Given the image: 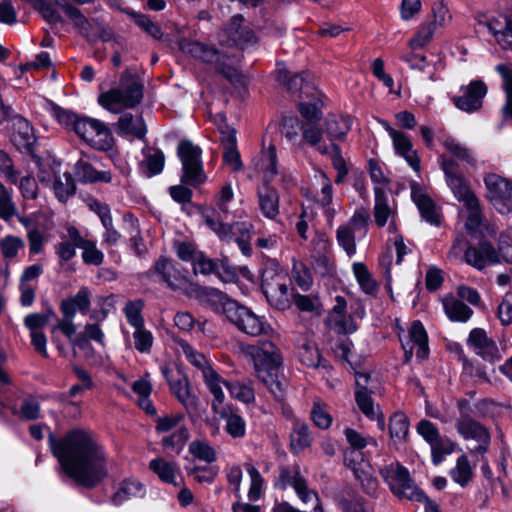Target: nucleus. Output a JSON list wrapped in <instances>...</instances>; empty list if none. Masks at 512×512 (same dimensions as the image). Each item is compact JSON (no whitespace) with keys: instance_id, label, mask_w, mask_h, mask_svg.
I'll list each match as a JSON object with an SVG mask.
<instances>
[{"instance_id":"1","label":"nucleus","mask_w":512,"mask_h":512,"mask_svg":"<svg viewBox=\"0 0 512 512\" xmlns=\"http://www.w3.org/2000/svg\"><path fill=\"white\" fill-rule=\"evenodd\" d=\"M51 450L61 469L78 484L93 487L107 474L103 448L84 430L69 432L64 438H50Z\"/></svg>"},{"instance_id":"2","label":"nucleus","mask_w":512,"mask_h":512,"mask_svg":"<svg viewBox=\"0 0 512 512\" xmlns=\"http://www.w3.org/2000/svg\"><path fill=\"white\" fill-rule=\"evenodd\" d=\"M243 352L252 361L256 377L277 399H281L284 389L278 376L282 355L276 345L271 341H259L245 346Z\"/></svg>"},{"instance_id":"3","label":"nucleus","mask_w":512,"mask_h":512,"mask_svg":"<svg viewBox=\"0 0 512 512\" xmlns=\"http://www.w3.org/2000/svg\"><path fill=\"white\" fill-rule=\"evenodd\" d=\"M143 98V84L130 69H126L119 78V85L102 93L98 103L106 110L118 114L124 109L137 106Z\"/></svg>"},{"instance_id":"4","label":"nucleus","mask_w":512,"mask_h":512,"mask_svg":"<svg viewBox=\"0 0 512 512\" xmlns=\"http://www.w3.org/2000/svg\"><path fill=\"white\" fill-rule=\"evenodd\" d=\"M277 80L288 87L291 91H300L298 103L299 112L308 121H318L322 116V100L320 93L312 86L304 83L303 75L291 76L290 72L283 65H278L276 70Z\"/></svg>"},{"instance_id":"5","label":"nucleus","mask_w":512,"mask_h":512,"mask_svg":"<svg viewBox=\"0 0 512 512\" xmlns=\"http://www.w3.org/2000/svg\"><path fill=\"white\" fill-rule=\"evenodd\" d=\"M261 288L272 307L278 310L290 308V289L285 273L278 262L271 261L266 264L262 272Z\"/></svg>"},{"instance_id":"6","label":"nucleus","mask_w":512,"mask_h":512,"mask_svg":"<svg viewBox=\"0 0 512 512\" xmlns=\"http://www.w3.org/2000/svg\"><path fill=\"white\" fill-rule=\"evenodd\" d=\"M187 51L192 57L212 65L230 81L238 79L239 74L236 69V65L241 59L239 53H234L232 55H228L224 52L220 53L214 48H210L199 42H192L188 44Z\"/></svg>"},{"instance_id":"7","label":"nucleus","mask_w":512,"mask_h":512,"mask_svg":"<svg viewBox=\"0 0 512 512\" xmlns=\"http://www.w3.org/2000/svg\"><path fill=\"white\" fill-rule=\"evenodd\" d=\"M394 495L411 501H422L425 494L414 484L409 471L399 463H390L380 471Z\"/></svg>"},{"instance_id":"8","label":"nucleus","mask_w":512,"mask_h":512,"mask_svg":"<svg viewBox=\"0 0 512 512\" xmlns=\"http://www.w3.org/2000/svg\"><path fill=\"white\" fill-rule=\"evenodd\" d=\"M226 318L243 333L256 337L268 334L270 325L260 316L237 302H228L225 307Z\"/></svg>"},{"instance_id":"9","label":"nucleus","mask_w":512,"mask_h":512,"mask_svg":"<svg viewBox=\"0 0 512 512\" xmlns=\"http://www.w3.org/2000/svg\"><path fill=\"white\" fill-rule=\"evenodd\" d=\"M201 154V149L192 142L181 141L179 143L178 156L182 163L181 182L183 184L196 187L206 181Z\"/></svg>"},{"instance_id":"10","label":"nucleus","mask_w":512,"mask_h":512,"mask_svg":"<svg viewBox=\"0 0 512 512\" xmlns=\"http://www.w3.org/2000/svg\"><path fill=\"white\" fill-rule=\"evenodd\" d=\"M73 131L95 149L107 151L113 147L114 138L110 129L97 119L80 116Z\"/></svg>"},{"instance_id":"11","label":"nucleus","mask_w":512,"mask_h":512,"mask_svg":"<svg viewBox=\"0 0 512 512\" xmlns=\"http://www.w3.org/2000/svg\"><path fill=\"white\" fill-rule=\"evenodd\" d=\"M369 215L364 209H357L350 220L338 227L336 239L338 244L349 255L356 253V237H365L368 231Z\"/></svg>"},{"instance_id":"12","label":"nucleus","mask_w":512,"mask_h":512,"mask_svg":"<svg viewBox=\"0 0 512 512\" xmlns=\"http://www.w3.org/2000/svg\"><path fill=\"white\" fill-rule=\"evenodd\" d=\"M467 405V402L459 403L461 414L455 422L456 430L465 440H475L478 442V446L471 451L472 453L484 454L490 444V433L465 411Z\"/></svg>"},{"instance_id":"13","label":"nucleus","mask_w":512,"mask_h":512,"mask_svg":"<svg viewBox=\"0 0 512 512\" xmlns=\"http://www.w3.org/2000/svg\"><path fill=\"white\" fill-rule=\"evenodd\" d=\"M487 198L493 207L501 214L512 211V181L495 173L484 177Z\"/></svg>"},{"instance_id":"14","label":"nucleus","mask_w":512,"mask_h":512,"mask_svg":"<svg viewBox=\"0 0 512 512\" xmlns=\"http://www.w3.org/2000/svg\"><path fill=\"white\" fill-rule=\"evenodd\" d=\"M440 159L446 183L455 198L459 202H462L464 206L475 205V199L477 197L471 191L467 180L459 172L457 163L446 156H441Z\"/></svg>"},{"instance_id":"15","label":"nucleus","mask_w":512,"mask_h":512,"mask_svg":"<svg viewBox=\"0 0 512 512\" xmlns=\"http://www.w3.org/2000/svg\"><path fill=\"white\" fill-rule=\"evenodd\" d=\"M39 182L54 192L60 202L67 201L76 190L75 182L69 172L61 173L58 166L49 169L41 168L38 173Z\"/></svg>"},{"instance_id":"16","label":"nucleus","mask_w":512,"mask_h":512,"mask_svg":"<svg viewBox=\"0 0 512 512\" xmlns=\"http://www.w3.org/2000/svg\"><path fill=\"white\" fill-rule=\"evenodd\" d=\"M399 339L404 350L405 362H409L415 352L420 360L427 358L429 354L428 336L420 321H414L408 332H399Z\"/></svg>"},{"instance_id":"17","label":"nucleus","mask_w":512,"mask_h":512,"mask_svg":"<svg viewBox=\"0 0 512 512\" xmlns=\"http://www.w3.org/2000/svg\"><path fill=\"white\" fill-rule=\"evenodd\" d=\"M146 276L153 280L166 283L170 288L176 290L185 287L187 278L176 263L167 257H160L155 264L146 272Z\"/></svg>"},{"instance_id":"18","label":"nucleus","mask_w":512,"mask_h":512,"mask_svg":"<svg viewBox=\"0 0 512 512\" xmlns=\"http://www.w3.org/2000/svg\"><path fill=\"white\" fill-rule=\"evenodd\" d=\"M278 485L281 489H286L288 486L292 487L303 503H311L314 505L315 511L320 509L317 493L309 489L297 466L282 468Z\"/></svg>"},{"instance_id":"19","label":"nucleus","mask_w":512,"mask_h":512,"mask_svg":"<svg viewBox=\"0 0 512 512\" xmlns=\"http://www.w3.org/2000/svg\"><path fill=\"white\" fill-rule=\"evenodd\" d=\"M344 462L352 470L364 491L368 494H374L378 488V481L375 477L374 469L369 461L363 457V454L359 452H345Z\"/></svg>"},{"instance_id":"20","label":"nucleus","mask_w":512,"mask_h":512,"mask_svg":"<svg viewBox=\"0 0 512 512\" xmlns=\"http://www.w3.org/2000/svg\"><path fill=\"white\" fill-rule=\"evenodd\" d=\"M207 226L219 237L220 240L231 242L236 238L250 239L253 225L248 221L235 222L232 225H226L215 217V212H205L203 214Z\"/></svg>"},{"instance_id":"21","label":"nucleus","mask_w":512,"mask_h":512,"mask_svg":"<svg viewBox=\"0 0 512 512\" xmlns=\"http://www.w3.org/2000/svg\"><path fill=\"white\" fill-rule=\"evenodd\" d=\"M315 199L322 207L324 216L329 223H332L341 206L333 200L332 183L323 171H316L314 174Z\"/></svg>"},{"instance_id":"22","label":"nucleus","mask_w":512,"mask_h":512,"mask_svg":"<svg viewBox=\"0 0 512 512\" xmlns=\"http://www.w3.org/2000/svg\"><path fill=\"white\" fill-rule=\"evenodd\" d=\"M462 95L453 98L455 106L467 113H472L482 107V101L487 94V86L480 80L470 82L461 87Z\"/></svg>"},{"instance_id":"23","label":"nucleus","mask_w":512,"mask_h":512,"mask_svg":"<svg viewBox=\"0 0 512 512\" xmlns=\"http://www.w3.org/2000/svg\"><path fill=\"white\" fill-rule=\"evenodd\" d=\"M467 344L475 354L485 361L493 363L501 358L496 343L481 328H475L470 332Z\"/></svg>"},{"instance_id":"24","label":"nucleus","mask_w":512,"mask_h":512,"mask_svg":"<svg viewBox=\"0 0 512 512\" xmlns=\"http://www.w3.org/2000/svg\"><path fill=\"white\" fill-rule=\"evenodd\" d=\"M243 17L235 15L224 30L226 42L228 45H236L240 49H246L257 42V38L253 31L242 26Z\"/></svg>"},{"instance_id":"25","label":"nucleus","mask_w":512,"mask_h":512,"mask_svg":"<svg viewBox=\"0 0 512 512\" xmlns=\"http://www.w3.org/2000/svg\"><path fill=\"white\" fill-rule=\"evenodd\" d=\"M478 24L485 26L504 49L512 47V17L509 19L503 16L488 18L483 15L479 17Z\"/></svg>"},{"instance_id":"26","label":"nucleus","mask_w":512,"mask_h":512,"mask_svg":"<svg viewBox=\"0 0 512 512\" xmlns=\"http://www.w3.org/2000/svg\"><path fill=\"white\" fill-rule=\"evenodd\" d=\"M373 215L378 227H384L388 224V231L390 233H395L397 231L396 210L393 206L389 205L380 187H375Z\"/></svg>"},{"instance_id":"27","label":"nucleus","mask_w":512,"mask_h":512,"mask_svg":"<svg viewBox=\"0 0 512 512\" xmlns=\"http://www.w3.org/2000/svg\"><path fill=\"white\" fill-rule=\"evenodd\" d=\"M465 262L478 270H482L487 264L499 261L498 253L492 244L482 242L478 247H468L465 251Z\"/></svg>"},{"instance_id":"28","label":"nucleus","mask_w":512,"mask_h":512,"mask_svg":"<svg viewBox=\"0 0 512 512\" xmlns=\"http://www.w3.org/2000/svg\"><path fill=\"white\" fill-rule=\"evenodd\" d=\"M411 197L425 221L432 225H440L441 215L439 209L425 191L413 185Z\"/></svg>"},{"instance_id":"29","label":"nucleus","mask_w":512,"mask_h":512,"mask_svg":"<svg viewBox=\"0 0 512 512\" xmlns=\"http://www.w3.org/2000/svg\"><path fill=\"white\" fill-rule=\"evenodd\" d=\"M202 379L206 388L213 396L211 403L212 410L219 411L220 408L225 405V394L222 387H226V384L229 382L224 380L214 368L206 370V372L202 374Z\"/></svg>"},{"instance_id":"30","label":"nucleus","mask_w":512,"mask_h":512,"mask_svg":"<svg viewBox=\"0 0 512 512\" xmlns=\"http://www.w3.org/2000/svg\"><path fill=\"white\" fill-rule=\"evenodd\" d=\"M255 170L262 176L263 181L268 184L278 174L276 148L270 144L267 150L254 161Z\"/></svg>"},{"instance_id":"31","label":"nucleus","mask_w":512,"mask_h":512,"mask_svg":"<svg viewBox=\"0 0 512 512\" xmlns=\"http://www.w3.org/2000/svg\"><path fill=\"white\" fill-rule=\"evenodd\" d=\"M225 421L224 430L233 438H242L246 432V423L244 419L232 411L228 406H222L219 411H213Z\"/></svg>"},{"instance_id":"32","label":"nucleus","mask_w":512,"mask_h":512,"mask_svg":"<svg viewBox=\"0 0 512 512\" xmlns=\"http://www.w3.org/2000/svg\"><path fill=\"white\" fill-rule=\"evenodd\" d=\"M13 141L20 149L30 150L36 143L32 125L22 117H16L13 123Z\"/></svg>"},{"instance_id":"33","label":"nucleus","mask_w":512,"mask_h":512,"mask_svg":"<svg viewBox=\"0 0 512 512\" xmlns=\"http://www.w3.org/2000/svg\"><path fill=\"white\" fill-rule=\"evenodd\" d=\"M142 154L143 160L140 163V167L147 177H152L162 172L165 157L161 150L153 147H145L142 150Z\"/></svg>"},{"instance_id":"34","label":"nucleus","mask_w":512,"mask_h":512,"mask_svg":"<svg viewBox=\"0 0 512 512\" xmlns=\"http://www.w3.org/2000/svg\"><path fill=\"white\" fill-rule=\"evenodd\" d=\"M118 133L124 136H133L143 139L146 135L147 128L143 118L139 115L130 113L123 114L118 120Z\"/></svg>"},{"instance_id":"35","label":"nucleus","mask_w":512,"mask_h":512,"mask_svg":"<svg viewBox=\"0 0 512 512\" xmlns=\"http://www.w3.org/2000/svg\"><path fill=\"white\" fill-rule=\"evenodd\" d=\"M391 139L396 153L402 156L412 169L419 171L420 161L416 151L412 149V143L409 137L398 131L391 137Z\"/></svg>"},{"instance_id":"36","label":"nucleus","mask_w":512,"mask_h":512,"mask_svg":"<svg viewBox=\"0 0 512 512\" xmlns=\"http://www.w3.org/2000/svg\"><path fill=\"white\" fill-rule=\"evenodd\" d=\"M442 305L446 316L455 322H467L473 310L453 295H447L442 299Z\"/></svg>"},{"instance_id":"37","label":"nucleus","mask_w":512,"mask_h":512,"mask_svg":"<svg viewBox=\"0 0 512 512\" xmlns=\"http://www.w3.org/2000/svg\"><path fill=\"white\" fill-rule=\"evenodd\" d=\"M145 487L141 482L135 479L124 480L118 490L112 496V502L115 505H121L131 498H141L145 495Z\"/></svg>"},{"instance_id":"38","label":"nucleus","mask_w":512,"mask_h":512,"mask_svg":"<svg viewBox=\"0 0 512 512\" xmlns=\"http://www.w3.org/2000/svg\"><path fill=\"white\" fill-rule=\"evenodd\" d=\"M77 327L73 323V319H64L62 318L56 325L52 327V342L56 344L59 351H63V346L61 345L58 337L55 335L57 331L63 333L71 342L72 345H77L80 348H84L88 345V342L83 339L75 338L74 335L76 333Z\"/></svg>"},{"instance_id":"39","label":"nucleus","mask_w":512,"mask_h":512,"mask_svg":"<svg viewBox=\"0 0 512 512\" xmlns=\"http://www.w3.org/2000/svg\"><path fill=\"white\" fill-rule=\"evenodd\" d=\"M409 419L403 412H395L389 419V434L393 444L406 441L409 433Z\"/></svg>"},{"instance_id":"40","label":"nucleus","mask_w":512,"mask_h":512,"mask_svg":"<svg viewBox=\"0 0 512 512\" xmlns=\"http://www.w3.org/2000/svg\"><path fill=\"white\" fill-rule=\"evenodd\" d=\"M352 118L348 115H330L325 120L326 133L331 139H343L351 130Z\"/></svg>"},{"instance_id":"41","label":"nucleus","mask_w":512,"mask_h":512,"mask_svg":"<svg viewBox=\"0 0 512 512\" xmlns=\"http://www.w3.org/2000/svg\"><path fill=\"white\" fill-rule=\"evenodd\" d=\"M259 207L263 215L269 219H274L279 214V196L278 193L264 187L258 192Z\"/></svg>"},{"instance_id":"42","label":"nucleus","mask_w":512,"mask_h":512,"mask_svg":"<svg viewBox=\"0 0 512 512\" xmlns=\"http://www.w3.org/2000/svg\"><path fill=\"white\" fill-rule=\"evenodd\" d=\"M312 443L309 427L304 422L295 421L290 434V446L295 453H300Z\"/></svg>"},{"instance_id":"43","label":"nucleus","mask_w":512,"mask_h":512,"mask_svg":"<svg viewBox=\"0 0 512 512\" xmlns=\"http://www.w3.org/2000/svg\"><path fill=\"white\" fill-rule=\"evenodd\" d=\"M170 390L173 395L186 407L195 404V397L191 394L187 379L177 374L176 378H168Z\"/></svg>"},{"instance_id":"44","label":"nucleus","mask_w":512,"mask_h":512,"mask_svg":"<svg viewBox=\"0 0 512 512\" xmlns=\"http://www.w3.org/2000/svg\"><path fill=\"white\" fill-rule=\"evenodd\" d=\"M445 149L457 159L471 166L476 165V157L473 151L453 137H445L442 141Z\"/></svg>"},{"instance_id":"45","label":"nucleus","mask_w":512,"mask_h":512,"mask_svg":"<svg viewBox=\"0 0 512 512\" xmlns=\"http://www.w3.org/2000/svg\"><path fill=\"white\" fill-rule=\"evenodd\" d=\"M149 468L166 483L176 484V476L178 467L172 462H168L163 458H155L150 461Z\"/></svg>"},{"instance_id":"46","label":"nucleus","mask_w":512,"mask_h":512,"mask_svg":"<svg viewBox=\"0 0 512 512\" xmlns=\"http://www.w3.org/2000/svg\"><path fill=\"white\" fill-rule=\"evenodd\" d=\"M344 435L350 448L346 452L362 453L361 451L368 445H372L374 447L377 446L376 439L369 435H364L353 428H346L344 430Z\"/></svg>"},{"instance_id":"47","label":"nucleus","mask_w":512,"mask_h":512,"mask_svg":"<svg viewBox=\"0 0 512 512\" xmlns=\"http://www.w3.org/2000/svg\"><path fill=\"white\" fill-rule=\"evenodd\" d=\"M352 270L362 291L368 295H375L378 286L367 267L363 263L357 262L353 264Z\"/></svg>"},{"instance_id":"48","label":"nucleus","mask_w":512,"mask_h":512,"mask_svg":"<svg viewBox=\"0 0 512 512\" xmlns=\"http://www.w3.org/2000/svg\"><path fill=\"white\" fill-rule=\"evenodd\" d=\"M451 478L460 486L464 487L473 477V468L467 456L462 455L456 461V466L450 471Z\"/></svg>"},{"instance_id":"49","label":"nucleus","mask_w":512,"mask_h":512,"mask_svg":"<svg viewBox=\"0 0 512 512\" xmlns=\"http://www.w3.org/2000/svg\"><path fill=\"white\" fill-rule=\"evenodd\" d=\"M124 222L130 234V241L136 254L138 256L144 255L146 252V247L140 234L138 220L132 214H127L124 217Z\"/></svg>"},{"instance_id":"50","label":"nucleus","mask_w":512,"mask_h":512,"mask_svg":"<svg viewBox=\"0 0 512 512\" xmlns=\"http://www.w3.org/2000/svg\"><path fill=\"white\" fill-rule=\"evenodd\" d=\"M456 444L447 437L439 436L435 442L430 444L431 456L434 464H440L445 456L454 452Z\"/></svg>"},{"instance_id":"51","label":"nucleus","mask_w":512,"mask_h":512,"mask_svg":"<svg viewBox=\"0 0 512 512\" xmlns=\"http://www.w3.org/2000/svg\"><path fill=\"white\" fill-rule=\"evenodd\" d=\"M226 388L231 397L240 402L248 404L255 401L254 389L249 383L231 381L226 384Z\"/></svg>"},{"instance_id":"52","label":"nucleus","mask_w":512,"mask_h":512,"mask_svg":"<svg viewBox=\"0 0 512 512\" xmlns=\"http://www.w3.org/2000/svg\"><path fill=\"white\" fill-rule=\"evenodd\" d=\"M301 144L303 142L315 147L321 154H328L330 149L327 145L321 144L322 131L319 127L310 125L303 126Z\"/></svg>"},{"instance_id":"53","label":"nucleus","mask_w":512,"mask_h":512,"mask_svg":"<svg viewBox=\"0 0 512 512\" xmlns=\"http://www.w3.org/2000/svg\"><path fill=\"white\" fill-rule=\"evenodd\" d=\"M291 273L294 281L302 290L308 291L311 288L312 275L304 262L294 259Z\"/></svg>"},{"instance_id":"54","label":"nucleus","mask_w":512,"mask_h":512,"mask_svg":"<svg viewBox=\"0 0 512 512\" xmlns=\"http://www.w3.org/2000/svg\"><path fill=\"white\" fill-rule=\"evenodd\" d=\"M189 453L195 458L206 463H212L216 460V451L214 448L203 440H194L189 444Z\"/></svg>"},{"instance_id":"55","label":"nucleus","mask_w":512,"mask_h":512,"mask_svg":"<svg viewBox=\"0 0 512 512\" xmlns=\"http://www.w3.org/2000/svg\"><path fill=\"white\" fill-rule=\"evenodd\" d=\"M180 347L182 349V352L186 356L187 360L195 366L201 374H204L206 370H210L213 368L207 358L204 354L198 352L196 349H194L192 346H190L186 342H180Z\"/></svg>"},{"instance_id":"56","label":"nucleus","mask_w":512,"mask_h":512,"mask_svg":"<svg viewBox=\"0 0 512 512\" xmlns=\"http://www.w3.org/2000/svg\"><path fill=\"white\" fill-rule=\"evenodd\" d=\"M17 208L13 202L12 190L0 182V218L8 221L16 215Z\"/></svg>"},{"instance_id":"57","label":"nucleus","mask_w":512,"mask_h":512,"mask_svg":"<svg viewBox=\"0 0 512 512\" xmlns=\"http://www.w3.org/2000/svg\"><path fill=\"white\" fill-rule=\"evenodd\" d=\"M355 400L359 410L369 419L377 418L378 407L375 406L370 392L366 390H356Z\"/></svg>"},{"instance_id":"58","label":"nucleus","mask_w":512,"mask_h":512,"mask_svg":"<svg viewBox=\"0 0 512 512\" xmlns=\"http://www.w3.org/2000/svg\"><path fill=\"white\" fill-rule=\"evenodd\" d=\"M435 28L433 24L423 23L418 28L414 37L409 41L408 45L411 50H417L429 44L434 36Z\"/></svg>"},{"instance_id":"59","label":"nucleus","mask_w":512,"mask_h":512,"mask_svg":"<svg viewBox=\"0 0 512 512\" xmlns=\"http://www.w3.org/2000/svg\"><path fill=\"white\" fill-rule=\"evenodd\" d=\"M143 307L142 300L129 301L124 307L126 320L134 329L144 326V318L141 314Z\"/></svg>"},{"instance_id":"60","label":"nucleus","mask_w":512,"mask_h":512,"mask_svg":"<svg viewBox=\"0 0 512 512\" xmlns=\"http://www.w3.org/2000/svg\"><path fill=\"white\" fill-rule=\"evenodd\" d=\"M188 438V429L185 427H179L173 434L162 439V445L164 448L171 449L179 454L182 451Z\"/></svg>"},{"instance_id":"61","label":"nucleus","mask_w":512,"mask_h":512,"mask_svg":"<svg viewBox=\"0 0 512 512\" xmlns=\"http://www.w3.org/2000/svg\"><path fill=\"white\" fill-rule=\"evenodd\" d=\"M294 303L302 312H308L315 315L321 314V302L317 296L295 294Z\"/></svg>"},{"instance_id":"62","label":"nucleus","mask_w":512,"mask_h":512,"mask_svg":"<svg viewBox=\"0 0 512 512\" xmlns=\"http://www.w3.org/2000/svg\"><path fill=\"white\" fill-rule=\"evenodd\" d=\"M328 323L338 333H353L356 330L352 317L347 313L329 315Z\"/></svg>"},{"instance_id":"63","label":"nucleus","mask_w":512,"mask_h":512,"mask_svg":"<svg viewBox=\"0 0 512 512\" xmlns=\"http://www.w3.org/2000/svg\"><path fill=\"white\" fill-rule=\"evenodd\" d=\"M311 266L314 272L321 277L331 276L334 273L333 261L322 252H317L312 255Z\"/></svg>"},{"instance_id":"64","label":"nucleus","mask_w":512,"mask_h":512,"mask_svg":"<svg viewBox=\"0 0 512 512\" xmlns=\"http://www.w3.org/2000/svg\"><path fill=\"white\" fill-rule=\"evenodd\" d=\"M134 347L140 353H149L152 349L154 337L144 326L135 328L133 332Z\"/></svg>"}]
</instances>
